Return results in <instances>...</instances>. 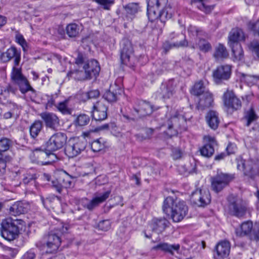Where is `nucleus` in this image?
Masks as SVG:
<instances>
[{"mask_svg":"<svg viewBox=\"0 0 259 259\" xmlns=\"http://www.w3.org/2000/svg\"><path fill=\"white\" fill-rule=\"evenodd\" d=\"M168 0H148L147 2V16L151 22L160 21L163 24L171 18L172 10Z\"/></svg>","mask_w":259,"mask_h":259,"instance_id":"nucleus-1","label":"nucleus"},{"mask_svg":"<svg viewBox=\"0 0 259 259\" xmlns=\"http://www.w3.org/2000/svg\"><path fill=\"white\" fill-rule=\"evenodd\" d=\"M162 209L164 213L170 216L172 221L177 223L184 218L188 210L184 201L174 199L171 197H167L165 199Z\"/></svg>","mask_w":259,"mask_h":259,"instance_id":"nucleus-2","label":"nucleus"},{"mask_svg":"<svg viewBox=\"0 0 259 259\" xmlns=\"http://www.w3.org/2000/svg\"><path fill=\"white\" fill-rule=\"evenodd\" d=\"M22 222L21 220L14 219L11 217L3 220L0 229L2 236L9 241L16 239L19 234L18 225H20Z\"/></svg>","mask_w":259,"mask_h":259,"instance_id":"nucleus-3","label":"nucleus"},{"mask_svg":"<svg viewBox=\"0 0 259 259\" xmlns=\"http://www.w3.org/2000/svg\"><path fill=\"white\" fill-rule=\"evenodd\" d=\"M67 230V225L62 223L60 227H58L54 230L51 231L45 237L47 246L50 249L47 252L53 253L58 249L61 242L60 235L66 232Z\"/></svg>","mask_w":259,"mask_h":259,"instance_id":"nucleus-4","label":"nucleus"},{"mask_svg":"<svg viewBox=\"0 0 259 259\" xmlns=\"http://www.w3.org/2000/svg\"><path fill=\"white\" fill-rule=\"evenodd\" d=\"M83 71L76 70L73 74L78 80L90 79L93 77H96L100 71V67L98 62L94 59H92L85 63L82 67Z\"/></svg>","mask_w":259,"mask_h":259,"instance_id":"nucleus-5","label":"nucleus"},{"mask_svg":"<svg viewBox=\"0 0 259 259\" xmlns=\"http://www.w3.org/2000/svg\"><path fill=\"white\" fill-rule=\"evenodd\" d=\"M167 118V125L169 130L174 128L175 131L170 135L177 134V130H185L186 126V117L177 110L171 109L169 113L166 115Z\"/></svg>","mask_w":259,"mask_h":259,"instance_id":"nucleus-6","label":"nucleus"},{"mask_svg":"<svg viewBox=\"0 0 259 259\" xmlns=\"http://www.w3.org/2000/svg\"><path fill=\"white\" fill-rule=\"evenodd\" d=\"M12 82L18 85L19 90L23 94L28 91L35 93V91L32 88L27 78L22 73L21 68L13 66L11 74Z\"/></svg>","mask_w":259,"mask_h":259,"instance_id":"nucleus-7","label":"nucleus"},{"mask_svg":"<svg viewBox=\"0 0 259 259\" xmlns=\"http://www.w3.org/2000/svg\"><path fill=\"white\" fill-rule=\"evenodd\" d=\"M233 179L232 175L220 172L211 178V185L212 190L218 193L227 186Z\"/></svg>","mask_w":259,"mask_h":259,"instance_id":"nucleus-8","label":"nucleus"},{"mask_svg":"<svg viewBox=\"0 0 259 259\" xmlns=\"http://www.w3.org/2000/svg\"><path fill=\"white\" fill-rule=\"evenodd\" d=\"M86 145L87 142L84 140H70L65 148V154L69 158H73L83 151Z\"/></svg>","mask_w":259,"mask_h":259,"instance_id":"nucleus-9","label":"nucleus"},{"mask_svg":"<svg viewBox=\"0 0 259 259\" xmlns=\"http://www.w3.org/2000/svg\"><path fill=\"white\" fill-rule=\"evenodd\" d=\"M67 140L66 135L62 133L54 134L46 143V150L48 151H55L62 148Z\"/></svg>","mask_w":259,"mask_h":259,"instance_id":"nucleus-10","label":"nucleus"},{"mask_svg":"<svg viewBox=\"0 0 259 259\" xmlns=\"http://www.w3.org/2000/svg\"><path fill=\"white\" fill-rule=\"evenodd\" d=\"M210 200V195L207 189L196 190L191 194L192 202L200 207H204L209 204Z\"/></svg>","mask_w":259,"mask_h":259,"instance_id":"nucleus-11","label":"nucleus"},{"mask_svg":"<svg viewBox=\"0 0 259 259\" xmlns=\"http://www.w3.org/2000/svg\"><path fill=\"white\" fill-rule=\"evenodd\" d=\"M224 105L228 110L233 111L240 109L241 107V102L235 95L232 91L227 90L223 96Z\"/></svg>","mask_w":259,"mask_h":259,"instance_id":"nucleus-12","label":"nucleus"},{"mask_svg":"<svg viewBox=\"0 0 259 259\" xmlns=\"http://www.w3.org/2000/svg\"><path fill=\"white\" fill-rule=\"evenodd\" d=\"M228 201L229 202V210L230 214L237 218H242L245 214L246 207L241 200L232 196H230Z\"/></svg>","mask_w":259,"mask_h":259,"instance_id":"nucleus-13","label":"nucleus"},{"mask_svg":"<svg viewBox=\"0 0 259 259\" xmlns=\"http://www.w3.org/2000/svg\"><path fill=\"white\" fill-rule=\"evenodd\" d=\"M21 51L12 46L5 52L1 53L0 59L3 62H8L14 59V66H18L21 61Z\"/></svg>","mask_w":259,"mask_h":259,"instance_id":"nucleus-14","label":"nucleus"},{"mask_svg":"<svg viewBox=\"0 0 259 259\" xmlns=\"http://www.w3.org/2000/svg\"><path fill=\"white\" fill-rule=\"evenodd\" d=\"M231 73V66L222 65L218 66L213 71V77L216 83H220L222 81L228 80Z\"/></svg>","mask_w":259,"mask_h":259,"instance_id":"nucleus-15","label":"nucleus"},{"mask_svg":"<svg viewBox=\"0 0 259 259\" xmlns=\"http://www.w3.org/2000/svg\"><path fill=\"white\" fill-rule=\"evenodd\" d=\"M107 107L103 101L95 103L92 111L93 118L96 120H103L107 117Z\"/></svg>","mask_w":259,"mask_h":259,"instance_id":"nucleus-16","label":"nucleus"},{"mask_svg":"<svg viewBox=\"0 0 259 259\" xmlns=\"http://www.w3.org/2000/svg\"><path fill=\"white\" fill-rule=\"evenodd\" d=\"M175 87L174 79H170L167 82L162 83L157 94L164 100L170 99L175 93Z\"/></svg>","mask_w":259,"mask_h":259,"instance_id":"nucleus-17","label":"nucleus"},{"mask_svg":"<svg viewBox=\"0 0 259 259\" xmlns=\"http://www.w3.org/2000/svg\"><path fill=\"white\" fill-rule=\"evenodd\" d=\"M133 49L132 43L127 39H123L121 42L120 59L122 64H127L133 54Z\"/></svg>","mask_w":259,"mask_h":259,"instance_id":"nucleus-18","label":"nucleus"},{"mask_svg":"<svg viewBox=\"0 0 259 259\" xmlns=\"http://www.w3.org/2000/svg\"><path fill=\"white\" fill-rule=\"evenodd\" d=\"M136 113L135 116L141 117L151 114L153 111V107L149 102L144 101H138L134 106Z\"/></svg>","mask_w":259,"mask_h":259,"instance_id":"nucleus-19","label":"nucleus"},{"mask_svg":"<svg viewBox=\"0 0 259 259\" xmlns=\"http://www.w3.org/2000/svg\"><path fill=\"white\" fill-rule=\"evenodd\" d=\"M169 222L164 218L154 219L149 225L148 228L157 234L161 233L165 228L168 227Z\"/></svg>","mask_w":259,"mask_h":259,"instance_id":"nucleus-20","label":"nucleus"},{"mask_svg":"<svg viewBox=\"0 0 259 259\" xmlns=\"http://www.w3.org/2000/svg\"><path fill=\"white\" fill-rule=\"evenodd\" d=\"M215 250L216 254L214 255L217 259L224 258L227 257L230 251V244L228 241H222L219 242L215 246Z\"/></svg>","mask_w":259,"mask_h":259,"instance_id":"nucleus-21","label":"nucleus"},{"mask_svg":"<svg viewBox=\"0 0 259 259\" xmlns=\"http://www.w3.org/2000/svg\"><path fill=\"white\" fill-rule=\"evenodd\" d=\"M110 193V191H107L102 194H95L93 198L85 204V207L90 210H93L100 203L104 202L109 197Z\"/></svg>","mask_w":259,"mask_h":259,"instance_id":"nucleus-22","label":"nucleus"},{"mask_svg":"<svg viewBox=\"0 0 259 259\" xmlns=\"http://www.w3.org/2000/svg\"><path fill=\"white\" fill-rule=\"evenodd\" d=\"M40 115L47 127L54 130L59 126V119L55 114L46 112L41 113Z\"/></svg>","mask_w":259,"mask_h":259,"instance_id":"nucleus-23","label":"nucleus"},{"mask_svg":"<svg viewBox=\"0 0 259 259\" xmlns=\"http://www.w3.org/2000/svg\"><path fill=\"white\" fill-rule=\"evenodd\" d=\"M13 146V141L7 138L2 137L0 139V159L4 158L11 160V157L7 154V151Z\"/></svg>","mask_w":259,"mask_h":259,"instance_id":"nucleus-24","label":"nucleus"},{"mask_svg":"<svg viewBox=\"0 0 259 259\" xmlns=\"http://www.w3.org/2000/svg\"><path fill=\"white\" fill-rule=\"evenodd\" d=\"M213 103V98L211 93L209 91L205 92L201 96L198 103L197 107L198 109L204 110L212 106Z\"/></svg>","mask_w":259,"mask_h":259,"instance_id":"nucleus-25","label":"nucleus"},{"mask_svg":"<svg viewBox=\"0 0 259 259\" xmlns=\"http://www.w3.org/2000/svg\"><path fill=\"white\" fill-rule=\"evenodd\" d=\"M29 207L27 202L17 201L15 202L10 208V213L14 216L24 213Z\"/></svg>","mask_w":259,"mask_h":259,"instance_id":"nucleus-26","label":"nucleus"},{"mask_svg":"<svg viewBox=\"0 0 259 259\" xmlns=\"http://www.w3.org/2000/svg\"><path fill=\"white\" fill-rule=\"evenodd\" d=\"M206 122L208 126L212 130L218 128L220 123L219 114L215 111L210 110L205 116Z\"/></svg>","mask_w":259,"mask_h":259,"instance_id":"nucleus-27","label":"nucleus"},{"mask_svg":"<svg viewBox=\"0 0 259 259\" xmlns=\"http://www.w3.org/2000/svg\"><path fill=\"white\" fill-rule=\"evenodd\" d=\"M245 36L242 30L239 28H234L230 32L229 36V44L236 45L239 44L240 41L244 40Z\"/></svg>","mask_w":259,"mask_h":259,"instance_id":"nucleus-28","label":"nucleus"},{"mask_svg":"<svg viewBox=\"0 0 259 259\" xmlns=\"http://www.w3.org/2000/svg\"><path fill=\"white\" fill-rule=\"evenodd\" d=\"M180 248L179 244H169L167 243H161L152 247V250H161L167 252L171 254H174V251H178Z\"/></svg>","mask_w":259,"mask_h":259,"instance_id":"nucleus-29","label":"nucleus"},{"mask_svg":"<svg viewBox=\"0 0 259 259\" xmlns=\"http://www.w3.org/2000/svg\"><path fill=\"white\" fill-rule=\"evenodd\" d=\"M252 228L253 225L251 222H244L242 223L239 228L236 229V235L239 237L248 235L251 233Z\"/></svg>","mask_w":259,"mask_h":259,"instance_id":"nucleus-30","label":"nucleus"},{"mask_svg":"<svg viewBox=\"0 0 259 259\" xmlns=\"http://www.w3.org/2000/svg\"><path fill=\"white\" fill-rule=\"evenodd\" d=\"M116 89H114L113 87H111L110 89L106 91L103 97L108 102L112 103L115 102L118 98V95L120 94L121 90L118 87H115Z\"/></svg>","mask_w":259,"mask_h":259,"instance_id":"nucleus-31","label":"nucleus"},{"mask_svg":"<svg viewBox=\"0 0 259 259\" xmlns=\"http://www.w3.org/2000/svg\"><path fill=\"white\" fill-rule=\"evenodd\" d=\"M228 55L226 47L222 44H219L215 48V51L213 55L215 60H220L226 58Z\"/></svg>","mask_w":259,"mask_h":259,"instance_id":"nucleus-32","label":"nucleus"},{"mask_svg":"<svg viewBox=\"0 0 259 259\" xmlns=\"http://www.w3.org/2000/svg\"><path fill=\"white\" fill-rule=\"evenodd\" d=\"M257 118V116L254 109L251 108L245 112L243 120H244L245 124L249 126L251 123L255 121Z\"/></svg>","mask_w":259,"mask_h":259,"instance_id":"nucleus-33","label":"nucleus"},{"mask_svg":"<svg viewBox=\"0 0 259 259\" xmlns=\"http://www.w3.org/2000/svg\"><path fill=\"white\" fill-rule=\"evenodd\" d=\"M202 81H199L193 85L191 90V93L196 96H201L205 92H208Z\"/></svg>","mask_w":259,"mask_h":259,"instance_id":"nucleus-34","label":"nucleus"},{"mask_svg":"<svg viewBox=\"0 0 259 259\" xmlns=\"http://www.w3.org/2000/svg\"><path fill=\"white\" fill-rule=\"evenodd\" d=\"M69 99H66L62 102H60L55 105L57 109L61 113L64 115H69L71 114V110L68 106Z\"/></svg>","mask_w":259,"mask_h":259,"instance_id":"nucleus-35","label":"nucleus"},{"mask_svg":"<svg viewBox=\"0 0 259 259\" xmlns=\"http://www.w3.org/2000/svg\"><path fill=\"white\" fill-rule=\"evenodd\" d=\"M232 49V53L236 60H241L243 57V51L240 44L236 45H229Z\"/></svg>","mask_w":259,"mask_h":259,"instance_id":"nucleus-36","label":"nucleus"},{"mask_svg":"<svg viewBox=\"0 0 259 259\" xmlns=\"http://www.w3.org/2000/svg\"><path fill=\"white\" fill-rule=\"evenodd\" d=\"M247 167V169L244 171V174L246 176H248L250 178L253 179L259 175V166L256 163H251Z\"/></svg>","mask_w":259,"mask_h":259,"instance_id":"nucleus-37","label":"nucleus"},{"mask_svg":"<svg viewBox=\"0 0 259 259\" xmlns=\"http://www.w3.org/2000/svg\"><path fill=\"white\" fill-rule=\"evenodd\" d=\"M187 45L188 42L185 38H184L183 40H181L180 42H176L174 43L165 41L163 45V47L164 50L167 52L173 48L186 47Z\"/></svg>","mask_w":259,"mask_h":259,"instance_id":"nucleus-38","label":"nucleus"},{"mask_svg":"<svg viewBox=\"0 0 259 259\" xmlns=\"http://www.w3.org/2000/svg\"><path fill=\"white\" fill-rule=\"evenodd\" d=\"M60 180L62 182V185L66 188H70L73 185L72 178L66 171H61Z\"/></svg>","mask_w":259,"mask_h":259,"instance_id":"nucleus-39","label":"nucleus"},{"mask_svg":"<svg viewBox=\"0 0 259 259\" xmlns=\"http://www.w3.org/2000/svg\"><path fill=\"white\" fill-rule=\"evenodd\" d=\"M214 148L211 144H206L200 149L201 155L205 157H210L214 153Z\"/></svg>","mask_w":259,"mask_h":259,"instance_id":"nucleus-40","label":"nucleus"},{"mask_svg":"<svg viewBox=\"0 0 259 259\" xmlns=\"http://www.w3.org/2000/svg\"><path fill=\"white\" fill-rule=\"evenodd\" d=\"M66 30L67 34L69 37H74L78 34L79 28L77 24L72 23L67 26Z\"/></svg>","mask_w":259,"mask_h":259,"instance_id":"nucleus-41","label":"nucleus"},{"mask_svg":"<svg viewBox=\"0 0 259 259\" xmlns=\"http://www.w3.org/2000/svg\"><path fill=\"white\" fill-rule=\"evenodd\" d=\"M42 128V123L40 121H35L30 127V134L33 138H36Z\"/></svg>","mask_w":259,"mask_h":259,"instance_id":"nucleus-42","label":"nucleus"},{"mask_svg":"<svg viewBox=\"0 0 259 259\" xmlns=\"http://www.w3.org/2000/svg\"><path fill=\"white\" fill-rule=\"evenodd\" d=\"M100 96V92L98 90H91L89 92L83 93L81 95V97L84 101L89 99H96Z\"/></svg>","mask_w":259,"mask_h":259,"instance_id":"nucleus-43","label":"nucleus"},{"mask_svg":"<svg viewBox=\"0 0 259 259\" xmlns=\"http://www.w3.org/2000/svg\"><path fill=\"white\" fill-rule=\"evenodd\" d=\"M15 41L21 46L24 52L27 51L28 44L21 34L18 33L15 35Z\"/></svg>","mask_w":259,"mask_h":259,"instance_id":"nucleus-44","label":"nucleus"},{"mask_svg":"<svg viewBox=\"0 0 259 259\" xmlns=\"http://www.w3.org/2000/svg\"><path fill=\"white\" fill-rule=\"evenodd\" d=\"M197 45L200 51L207 52L211 49V46L209 42L204 39H200Z\"/></svg>","mask_w":259,"mask_h":259,"instance_id":"nucleus-45","label":"nucleus"},{"mask_svg":"<svg viewBox=\"0 0 259 259\" xmlns=\"http://www.w3.org/2000/svg\"><path fill=\"white\" fill-rule=\"evenodd\" d=\"M48 152L46 149V151L41 150L39 148H36L34 150V154L37 156L38 158V162L40 163V160H47Z\"/></svg>","mask_w":259,"mask_h":259,"instance_id":"nucleus-46","label":"nucleus"},{"mask_svg":"<svg viewBox=\"0 0 259 259\" xmlns=\"http://www.w3.org/2000/svg\"><path fill=\"white\" fill-rule=\"evenodd\" d=\"M241 79L242 80L246 82L248 85H251L255 83L258 80H259V78L255 76H252L242 73L241 75Z\"/></svg>","mask_w":259,"mask_h":259,"instance_id":"nucleus-47","label":"nucleus"},{"mask_svg":"<svg viewBox=\"0 0 259 259\" xmlns=\"http://www.w3.org/2000/svg\"><path fill=\"white\" fill-rule=\"evenodd\" d=\"M53 151H48L47 160H40V163L42 165L50 164L55 162L57 160V157L56 154L53 153Z\"/></svg>","mask_w":259,"mask_h":259,"instance_id":"nucleus-48","label":"nucleus"},{"mask_svg":"<svg viewBox=\"0 0 259 259\" xmlns=\"http://www.w3.org/2000/svg\"><path fill=\"white\" fill-rule=\"evenodd\" d=\"M90 121V117L85 114L79 115L76 119V123L79 126H84Z\"/></svg>","mask_w":259,"mask_h":259,"instance_id":"nucleus-49","label":"nucleus"},{"mask_svg":"<svg viewBox=\"0 0 259 259\" xmlns=\"http://www.w3.org/2000/svg\"><path fill=\"white\" fill-rule=\"evenodd\" d=\"M126 13L130 15H134L139 10V6L137 3H131L125 6Z\"/></svg>","mask_w":259,"mask_h":259,"instance_id":"nucleus-50","label":"nucleus"},{"mask_svg":"<svg viewBox=\"0 0 259 259\" xmlns=\"http://www.w3.org/2000/svg\"><path fill=\"white\" fill-rule=\"evenodd\" d=\"M17 91V88L12 84H8L1 90V94L5 96H7L10 93L15 94Z\"/></svg>","mask_w":259,"mask_h":259,"instance_id":"nucleus-51","label":"nucleus"},{"mask_svg":"<svg viewBox=\"0 0 259 259\" xmlns=\"http://www.w3.org/2000/svg\"><path fill=\"white\" fill-rule=\"evenodd\" d=\"M104 148V145L100 139L93 141L91 144V148L94 152H99Z\"/></svg>","mask_w":259,"mask_h":259,"instance_id":"nucleus-52","label":"nucleus"},{"mask_svg":"<svg viewBox=\"0 0 259 259\" xmlns=\"http://www.w3.org/2000/svg\"><path fill=\"white\" fill-rule=\"evenodd\" d=\"M111 227V223L109 220H103L99 222L98 228L100 230L107 231L110 229Z\"/></svg>","mask_w":259,"mask_h":259,"instance_id":"nucleus-53","label":"nucleus"},{"mask_svg":"<svg viewBox=\"0 0 259 259\" xmlns=\"http://www.w3.org/2000/svg\"><path fill=\"white\" fill-rule=\"evenodd\" d=\"M192 3H197L199 5L197 6L198 8L202 11L207 13L211 11V8L210 7H206L203 3L202 0H191Z\"/></svg>","mask_w":259,"mask_h":259,"instance_id":"nucleus-54","label":"nucleus"},{"mask_svg":"<svg viewBox=\"0 0 259 259\" xmlns=\"http://www.w3.org/2000/svg\"><path fill=\"white\" fill-rule=\"evenodd\" d=\"M9 106L10 109V111L13 113L14 116L17 117L19 116L20 106L14 103H10Z\"/></svg>","mask_w":259,"mask_h":259,"instance_id":"nucleus-55","label":"nucleus"},{"mask_svg":"<svg viewBox=\"0 0 259 259\" xmlns=\"http://www.w3.org/2000/svg\"><path fill=\"white\" fill-rule=\"evenodd\" d=\"M97 3L103 5L104 9L109 10L110 6L114 3L112 0H94Z\"/></svg>","mask_w":259,"mask_h":259,"instance_id":"nucleus-56","label":"nucleus"},{"mask_svg":"<svg viewBox=\"0 0 259 259\" xmlns=\"http://www.w3.org/2000/svg\"><path fill=\"white\" fill-rule=\"evenodd\" d=\"M249 49L259 58V42L256 41L251 42Z\"/></svg>","mask_w":259,"mask_h":259,"instance_id":"nucleus-57","label":"nucleus"},{"mask_svg":"<svg viewBox=\"0 0 259 259\" xmlns=\"http://www.w3.org/2000/svg\"><path fill=\"white\" fill-rule=\"evenodd\" d=\"M188 31L190 35L198 36L202 32V31L198 29L195 26L190 25L188 28Z\"/></svg>","mask_w":259,"mask_h":259,"instance_id":"nucleus-58","label":"nucleus"},{"mask_svg":"<svg viewBox=\"0 0 259 259\" xmlns=\"http://www.w3.org/2000/svg\"><path fill=\"white\" fill-rule=\"evenodd\" d=\"M10 160H7L4 158H2V159H0V176H2L6 172L7 163Z\"/></svg>","mask_w":259,"mask_h":259,"instance_id":"nucleus-59","label":"nucleus"},{"mask_svg":"<svg viewBox=\"0 0 259 259\" xmlns=\"http://www.w3.org/2000/svg\"><path fill=\"white\" fill-rule=\"evenodd\" d=\"M36 178L35 174H27L23 179V183L25 184H27L31 182L34 181Z\"/></svg>","mask_w":259,"mask_h":259,"instance_id":"nucleus-60","label":"nucleus"},{"mask_svg":"<svg viewBox=\"0 0 259 259\" xmlns=\"http://www.w3.org/2000/svg\"><path fill=\"white\" fill-rule=\"evenodd\" d=\"M17 253V250L15 249L9 248L8 250V253L6 255L7 259H12L14 258Z\"/></svg>","mask_w":259,"mask_h":259,"instance_id":"nucleus-61","label":"nucleus"},{"mask_svg":"<svg viewBox=\"0 0 259 259\" xmlns=\"http://www.w3.org/2000/svg\"><path fill=\"white\" fill-rule=\"evenodd\" d=\"M47 102L46 103V108H52L53 106H55L56 105L54 99L52 96H47Z\"/></svg>","mask_w":259,"mask_h":259,"instance_id":"nucleus-62","label":"nucleus"},{"mask_svg":"<svg viewBox=\"0 0 259 259\" xmlns=\"http://www.w3.org/2000/svg\"><path fill=\"white\" fill-rule=\"evenodd\" d=\"M182 152L179 149H175L172 150V156L175 160L178 159L182 157Z\"/></svg>","mask_w":259,"mask_h":259,"instance_id":"nucleus-63","label":"nucleus"},{"mask_svg":"<svg viewBox=\"0 0 259 259\" xmlns=\"http://www.w3.org/2000/svg\"><path fill=\"white\" fill-rule=\"evenodd\" d=\"M35 254L32 250H30L26 252L22 256V259H34Z\"/></svg>","mask_w":259,"mask_h":259,"instance_id":"nucleus-64","label":"nucleus"}]
</instances>
